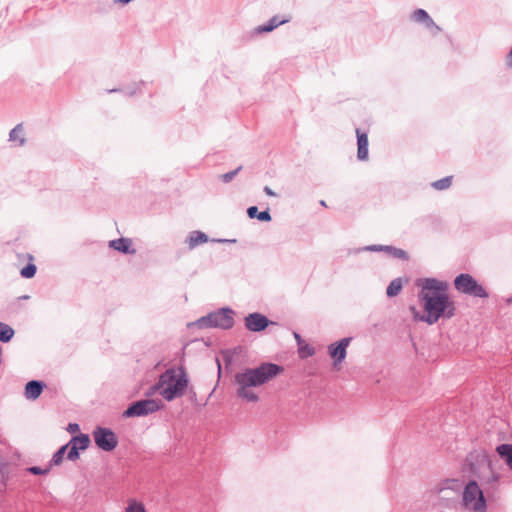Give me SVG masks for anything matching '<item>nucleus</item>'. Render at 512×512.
Instances as JSON below:
<instances>
[{
  "mask_svg": "<svg viewBox=\"0 0 512 512\" xmlns=\"http://www.w3.org/2000/svg\"><path fill=\"white\" fill-rule=\"evenodd\" d=\"M421 287L418 298L424 309L420 313L415 306H410L413 318L426 322L429 325L435 324L440 318L450 319L455 315V305L447 294V284L435 278L419 280Z\"/></svg>",
  "mask_w": 512,
  "mask_h": 512,
  "instance_id": "1",
  "label": "nucleus"
},
{
  "mask_svg": "<svg viewBox=\"0 0 512 512\" xmlns=\"http://www.w3.org/2000/svg\"><path fill=\"white\" fill-rule=\"evenodd\" d=\"M282 371L283 367L278 364L262 363L256 368H247L236 373L237 396L248 402H257L259 397L251 388L265 384Z\"/></svg>",
  "mask_w": 512,
  "mask_h": 512,
  "instance_id": "2",
  "label": "nucleus"
},
{
  "mask_svg": "<svg viewBox=\"0 0 512 512\" xmlns=\"http://www.w3.org/2000/svg\"><path fill=\"white\" fill-rule=\"evenodd\" d=\"M188 383L189 379L184 368L180 367L178 370L169 368L159 376L152 389L158 391L165 400L172 401L185 394Z\"/></svg>",
  "mask_w": 512,
  "mask_h": 512,
  "instance_id": "3",
  "label": "nucleus"
},
{
  "mask_svg": "<svg viewBox=\"0 0 512 512\" xmlns=\"http://www.w3.org/2000/svg\"><path fill=\"white\" fill-rule=\"evenodd\" d=\"M234 311L229 307H223L210 312L199 318L195 324L200 329L219 328L223 330L231 329L234 326Z\"/></svg>",
  "mask_w": 512,
  "mask_h": 512,
  "instance_id": "4",
  "label": "nucleus"
},
{
  "mask_svg": "<svg viewBox=\"0 0 512 512\" xmlns=\"http://www.w3.org/2000/svg\"><path fill=\"white\" fill-rule=\"evenodd\" d=\"M461 488L462 485L459 480H445L441 486H437L432 490V493L438 497L436 505L447 509L455 507L461 495Z\"/></svg>",
  "mask_w": 512,
  "mask_h": 512,
  "instance_id": "5",
  "label": "nucleus"
},
{
  "mask_svg": "<svg viewBox=\"0 0 512 512\" xmlns=\"http://www.w3.org/2000/svg\"><path fill=\"white\" fill-rule=\"evenodd\" d=\"M462 500L465 506L471 507L475 512L486 511L487 505L485 497L475 480H470L466 484L462 492Z\"/></svg>",
  "mask_w": 512,
  "mask_h": 512,
  "instance_id": "6",
  "label": "nucleus"
},
{
  "mask_svg": "<svg viewBox=\"0 0 512 512\" xmlns=\"http://www.w3.org/2000/svg\"><path fill=\"white\" fill-rule=\"evenodd\" d=\"M163 403L159 399H141L132 402L123 412L124 418L143 417L155 413L163 408Z\"/></svg>",
  "mask_w": 512,
  "mask_h": 512,
  "instance_id": "7",
  "label": "nucleus"
},
{
  "mask_svg": "<svg viewBox=\"0 0 512 512\" xmlns=\"http://www.w3.org/2000/svg\"><path fill=\"white\" fill-rule=\"evenodd\" d=\"M454 287L457 291L466 295L478 298L488 297V293L485 288L467 273H461L456 276L454 279Z\"/></svg>",
  "mask_w": 512,
  "mask_h": 512,
  "instance_id": "8",
  "label": "nucleus"
},
{
  "mask_svg": "<svg viewBox=\"0 0 512 512\" xmlns=\"http://www.w3.org/2000/svg\"><path fill=\"white\" fill-rule=\"evenodd\" d=\"M92 435L96 446L105 452L114 450L118 445V438L110 428L97 426Z\"/></svg>",
  "mask_w": 512,
  "mask_h": 512,
  "instance_id": "9",
  "label": "nucleus"
},
{
  "mask_svg": "<svg viewBox=\"0 0 512 512\" xmlns=\"http://www.w3.org/2000/svg\"><path fill=\"white\" fill-rule=\"evenodd\" d=\"M466 466L469 469V472L474 476L482 479L480 475V471L483 468H488L491 470V461L489 456L484 451H472L468 453L466 456Z\"/></svg>",
  "mask_w": 512,
  "mask_h": 512,
  "instance_id": "10",
  "label": "nucleus"
},
{
  "mask_svg": "<svg viewBox=\"0 0 512 512\" xmlns=\"http://www.w3.org/2000/svg\"><path fill=\"white\" fill-rule=\"evenodd\" d=\"M244 323L246 329L251 332H262L270 324H275L273 321H270L267 316L258 312L248 314L244 318Z\"/></svg>",
  "mask_w": 512,
  "mask_h": 512,
  "instance_id": "11",
  "label": "nucleus"
},
{
  "mask_svg": "<svg viewBox=\"0 0 512 512\" xmlns=\"http://www.w3.org/2000/svg\"><path fill=\"white\" fill-rule=\"evenodd\" d=\"M352 341V337H345L341 340L331 343L328 346V353L334 361V365L342 363L347 355V347Z\"/></svg>",
  "mask_w": 512,
  "mask_h": 512,
  "instance_id": "12",
  "label": "nucleus"
},
{
  "mask_svg": "<svg viewBox=\"0 0 512 512\" xmlns=\"http://www.w3.org/2000/svg\"><path fill=\"white\" fill-rule=\"evenodd\" d=\"M412 19L415 22L423 23L425 27L428 29H434V34L438 33L441 30L440 27L435 24L433 19L424 9L415 10L412 14Z\"/></svg>",
  "mask_w": 512,
  "mask_h": 512,
  "instance_id": "13",
  "label": "nucleus"
},
{
  "mask_svg": "<svg viewBox=\"0 0 512 512\" xmlns=\"http://www.w3.org/2000/svg\"><path fill=\"white\" fill-rule=\"evenodd\" d=\"M45 384L40 380L28 381L25 385L24 395L28 400H36L41 395Z\"/></svg>",
  "mask_w": 512,
  "mask_h": 512,
  "instance_id": "14",
  "label": "nucleus"
},
{
  "mask_svg": "<svg viewBox=\"0 0 512 512\" xmlns=\"http://www.w3.org/2000/svg\"><path fill=\"white\" fill-rule=\"evenodd\" d=\"M109 247L124 254H135L136 249L132 248V240L130 238L121 237L109 242Z\"/></svg>",
  "mask_w": 512,
  "mask_h": 512,
  "instance_id": "15",
  "label": "nucleus"
},
{
  "mask_svg": "<svg viewBox=\"0 0 512 512\" xmlns=\"http://www.w3.org/2000/svg\"><path fill=\"white\" fill-rule=\"evenodd\" d=\"M357 135V158L361 161L367 160L368 158V136L367 133L361 132L360 129H356Z\"/></svg>",
  "mask_w": 512,
  "mask_h": 512,
  "instance_id": "16",
  "label": "nucleus"
},
{
  "mask_svg": "<svg viewBox=\"0 0 512 512\" xmlns=\"http://www.w3.org/2000/svg\"><path fill=\"white\" fill-rule=\"evenodd\" d=\"M209 241V237L206 233L202 231H192L187 236L185 242L188 245L189 250L195 249L197 246L201 244H205Z\"/></svg>",
  "mask_w": 512,
  "mask_h": 512,
  "instance_id": "17",
  "label": "nucleus"
},
{
  "mask_svg": "<svg viewBox=\"0 0 512 512\" xmlns=\"http://www.w3.org/2000/svg\"><path fill=\"white\" fill-rule=\"evenodd\" d=\"M287 22H289L288 18L280 19V17L278 15H275L272 18H270V20L266 24L259 25L258 27H256L255 32L258 34L268 33V32L273 31L280 25L285 24Z\"/></svg>",
  "mask_w": 512,
  "mask_h": 512,
  "instance_id": "18",
  "label": "nucleus"
},
{
  "mask_svg": "<svg viewBox=\"0 0 512 512\" xmlns=\"http://www.w3.org/2000/svg\"><path fill=\"white\" fill-rule=\"evenodd\" d=\"M496 452L512 471V444H500L496 447Z\"/></svg>",
  "mask_w": 512,
  "mask_h": 512,
  "instance_id": "19",
  "label": "nucleus"
},
{
  "mask_svg": "<svg viewBox=\"0 0 512 512\" xmlns=\"http://www.w3.org/2000/svg\"><path fill=\"white\" fill-rule=\"evenodd\" d=\"M247 215L250 219L256 218L261 222H269L272 219L269 209L259 212L256 206L248 207Z\"/></svg>",
  "mask_w": 512,
  "mask_h": 512,
  "instance_id": "20",
  "label": "nucleus"
},
{
  "mask_svg": "<svg viewBox=\"0 0 512 512\" xmlns=\"http://www.w3.org/2000/svg\"><path fill=\"white\" fill-rule=\"evenodd\" d=\"M90 438L87 434H79L77 436H73L71 440L67 443V445H74L79 451H84L89 447Z\"/></svg>",
  "mask_w": 512,
  "mask_h": 512,
  "instance_id": "21",
  "label": "nucleus"
},
{
  "mask_svg": "<svg viewBox=\"0 0 512 512\" xmlns=\"http://www.w3.org/2000/svg\"><path fill=\"white\" fill-rule=\"evenodd\" d=\"M402 286H403V282H402V279L401 278H395L393 279L387 289H386V295L388 297H395L396 295H398L400 293V291L402 290Z\"/></svg>",
  "mask_w": 512,
  "mask_h": 512,
  "instance_id": "22",
  "label": "nucleus"
},
{
  "mask_svg": "<svg viewBox=\"0 0 512 512\" xmlns=\"http://www.w3.org/2000/svg\"><path fill=\"white\" fill-rule=\"evenodd\" d=\"M15 334L14 329L3 322H0V341L3 343L9 342Z\"/></svg>",
  "mask_w": 512,
  "mask_h": 512,
  "instance_id": "23",
  "label": "nucleus"
},
{
  "mask_svg": "<svg viewBox=\"0 0 512 512\" xmlns=\"http://www.w3.org/2000/svg\"><path fill=\"white\" fill-rule=\"evenodd\" d=\"M23 132L22 124H17L9 133L10 141H18L19 146H23L26 143V139L20 136Z\"/></svg>",
  "mask_w": 512,
  "mask_h": 512,
  "instance_id": "24",
  "label": "nucleus"
},
{
  "mask_svg": "<svg viewBox=\"0 0 512 512\" xmlns=\"http://www.w3.org/2000/svg\"><path fill=\"white\" fill-rule=\"evenodd\" d=\"M385 252L393 258L401 259L404 261L409 260L408 253L403 249L388 245V247L385 248Z\"/></svg>",
  "mask_w": 512,
  "mask_h": 512,
  "instance_id": "25",
  "label": "nucleus"
},
{
  "mask_svg": "<svg viewBox=\"0 0 512 512\" xmlns=\"http://www.w3.org/2000/svg\"><path fill=\"white\" fill-rule=\"evenodd\" d=\"M10 479L9 464L8 462L0 458V481L1 484L6 487Z\"/></svg>",
  "mask_w": 512,
  "mask_h": 512,
  "instance_id": "26",
  "label": "nucleus"
},
{
  "mask_svg": "<svg viewBox=\"0 0 512 512\" xmlns=\"http://www.w3.org/2000/svg\"><path fill=\"white\" fill-rule=\"evenodd\" d=\"M68 449V445L65 444L63 446H61L52 456L49 464H50V467H53V466H58L62 463L63 461V458H64V455L66 453Z\"/></svg>",
  "mask_w": 512,
  "mask_h": 512,
  "instance_id": "27",
  "label": "nucleus"
},
{
  "mask_svg": "<svg viewBox=\"0 0 512 512\" xmlns=\"http://www.w3.org/2000/svg\"><path fill=\"white\" fill-rule=\"evenodd\" d=\"M452 176H447L432 183V187L436 190L448 189L452 184Z\"/></svg>",
  "mask_w": 512,
  "mask_h": 512,
  "instance_id": "28",
  "label": "nucleus"
},
{
  "mask_svg": "<svg viewBox=\"0 0 512 512\" xmlns=\"http://www.w3.org/2000/svg\"><path fill=\"white\" fill-rule=\"evenodd\" d=\"M36 271H37V267L35 264L33 263H28L26 266H24L21 270H20V275L23 277V278H26V279H30L32 277L35 276L36 274Z\"/></svg>",
  "mask_w": 512,
  "mask_h": 512,
  "instance_id": "29",
  "label": "nucleus"
},
{
  "mask_svg": "<svg viewBox=\"0 0 512 512\" xmlns=\"http://www.w3.org/2000/svg\"><path fill=\"white\" fill-rule=\"evenodd\" d=\"M52 467H50V464L46 468H41L38 466H31L26 469L28 473H31L33 475H46L50 472Z\"/></svg>",
  "mask_w": 512,
  "mask_h": 512,
  "instance_id": "30",
  "label": "nucleus"
},
{
  "mask_svg": "<svg viewBox=\"0 0 512 512\" xmlns=\"http://www.w3.org/2000/svg\"><path fill=\"white\" fill-rule=\"evenodd\" d=\"M125 512H146L145 507L142 503H139L135 500H131L126 507Z\"/></svg>",
  "mask_w": 512,
  "mask_h": 512,
  "instance_id": "31",
  "label": "nucleus"
},
{
  "mask_svg": "<svg viewBox=\"0 0 512 512\" xmlns=\"http://www.w3.org/2000/svg\"><path fill=\"white\" fill-rule=\"evenodd\" d=\"M241 169H242V166H239L233 171L224 173V174L220 175V179L224 183H229L235 178V176L241 171Z\"/></svg>",
  "mask_w": 512,
  "mask_h": 512,
  "instance_id": "32",
  "label": "nucleus"
},
{
  "mask_svg": "<svg viewBox=\"0 0 512 512\" xmlns=\"http://www.w3.org/2000/svg\"><path fill=\"white\" fill-rule=\"evenodd\" d=\"M66 452L67 459L70 461H76L80 457L79 450L74 445H69Z\"/></svg>",
  "mask_w": 512,
  "mask_h": 512,
  "instance_id": "33",
  "label": "nucleus"
},
{
  "mask_svg": "<svg viewBox=\"0 0 512 512\" xmlns=\"http://www.w3.org/2000/svg\"><path fill=\"white\" fill-rule=\"evenodd\" d=\"M489 471H490V475L487 478L482 477V479H480V480L483 483L490 484V485L494 486L499 481L500 475L497 473H494L492 471V469Z\"/></svg>",
  "mask_w": 512,
  "mask_h": 512,
  "instance_id": "34",
  "label": "nucleus"
},
{
  "mask_svg": "<svg viewBox=\"0 0 512 512\" xmlns=\"http://www.w3.org/2000/svg\"><path fill=\"white\" fill-rule=\"evenodd\" d=\"M386 247H388V245H369V246H365L362 250L371 251V252H380V251H385Z\"/></svg>",
  "mask_w": 512,
  "mask_h": 512,
  "instance_id": "35",
  "label": "nucleus"
},
{
  "mask_svg": "<svg viewBox=\"0 0 512 512\" xmlns=\"http://www.w3.org/2000/svg\"><path fill=\"white\" fill-rule=\"evenodd\" d=\"M80 429L79 425L77 423H70L68 425V428L67 430L71 433H75V432H78Z\"/></svg>",
  "mask_w": 512,
  "mask_h": 512,
  "instance_id": "36",
  "label": "nucleus"
},
{
  "mask_svg": "<svg viewBox=\"0 0 512 512\" xmlns=\"http://www.w3.org/2000/svg\"><path fill=\"white\" fill-rule=\"evenodd\" d=\"M263 191L268 196H276L275 192L269 186H265Z\"/></svg>",
  "mask_w": 512,
  "mask_h": 512,
  "instance_id": "37",
  "label": "nucleus"
},
{
  "mask_svg": "<svg viewBox=\"0 0 512 512\" xmlns=\"http://www.w3.org/2000/svg\"><path fill=\"white\" fill-rule=\"evenodd\" d=\"M136 90H137L136 88H134V89H126V90H123V92L127 96H133V95H135Z\"/></svg>",
  "mask_w": 512,
  "mask_h": 512,
  "instance_id": "38",
  "label": "nucleus"
},
{
  "mask_svg": "<svg viewBox=\"0 0 512 512\" xmlns=\"http://www.w3.org/2000/svg\"><path fill=\"white\" fill-rule=\"evenodd\" d=\"M507 65L512 67V49L510 50L508 57H507Z\"/></svg>",
  "mask_w": 512,
  "mask_h": 512,
  "instance_id": "39",
  "label": "nucleus"
},
{
  "mask_svg": "<svg viewBox=\"0 0 512 512\" xmlns=\"http://www.w3.org/2000/svg\"><path fill=\"white\" fill-rule=\"evenodd\" d=\"M293 335H294V337H295L296 341H297L298 343H300V342H301V336H300V334H298L297 332H294V333H293Z\"/></svg>",
  "mask_w": 512,
  "mask_h": 512,
  "instance_id": "40",
  "label": "nucleus"
},
{
  "mask_svg": "<svg viewBox=\"0 0 512 512\" xmlns=\"http://www.w3.org/2000/svg\"><path fill=\"white\" fill-rule=\"evenodd\" d=\"M216 241H217V242H233V243H234V242H236V240H235V239H233V240H229V239H218V240H216Z\"/></svg>",
  "mask_w": 512,
  "mask_h": 512,
  "instance_id": "41",
  "label": "nucleus"
},
{
  "mask_svg": "<svg viewBox=\"0 0 512 512\" xmlns=\"http://www.w3.org/2000/svg\"><path fill=\"white\" fill-rule=\"evenodd\" d=\"M306 352H308V355L311 356V355L314 354V349L313 348H307Z\"/></svg>",
  "mask_w": 512,
  "mask_h": 512,
  "instance_id": "42",
  "label": "nucleus"
},
{
  "mask_svg": "<svg viewBox=\"0 0 512 512\" xmlns=\"http://www.w3.org/2000/svg\"><path fill=\"white\" fill-rule=\"evenodd\" d=\"M216 362H217V365H218V373L220 374L221 373V364H220L219 359H216Z\"/></svg>",
  "mask_w": 512,
  "mask_h": 512,
  "instance_id": "43",
  "label": "nucleus"
},
{
  "mask_svg": "<svg viewBox=\"0 0 512 512\" xmlns=\"http://www.w3.org/2000/svg\"><path fill=\"white\" fill-rule=\"evenodd\" d=\"M120 91L119 89H111V90H108L109 93H113V92H118Z\"/></svg>",
  "mask_w": 512,
  "mask_h": 512,
  "instance_id": "44",
  "label": "nucleus"
},
{
  "mask_svg": "<svg viewBox=\"0 0 512 512\" xmlns=\"http://www.w3.org/2000/svg\"><path fill=\"white\" fill-rule=\"evenodd\" d=\"M225 361L227 364H229L231 362V358L230 357H225Z\"/></svg>",
  "mask_w": 512,
  "mask_h": 512,
  "instance_id": "45",
  "label": "nucleus"
},
{
  "mask_svg": "<svg viewBox=\"0 0 512 512\" xmlns=\"http://www.w3.org/2000/svg\"><path fill=\"white\" fill-rule=\"evenodd\" d=\"M507 304H512V296L507 299Z\"/></svg>",
  "mask_w": 512,
  "mask_h": 512,
  "instance_id": "46",
  "label": "nucleus"
},
{
  "mask_svg": "<svg viewBox=\"0 0 512 512\" xmlns=\"http://www.w3.org/2000/svg\"><path fill=\"white\" fill-rule=\"evenodd\" d=\"M320 204H321L322 206H326V203H325V201H324V200H321V201H320Z\"/></svg>",
  "mask_w": 512,
  "mask_h": 512,
  "instance_id": "47",
  "label": "nucleus"
}]
</instances>
